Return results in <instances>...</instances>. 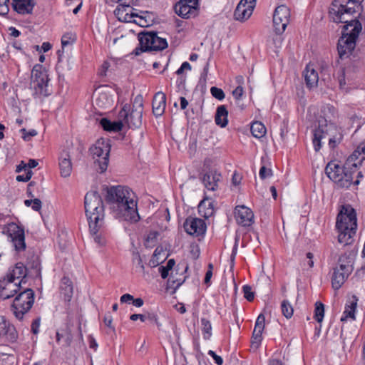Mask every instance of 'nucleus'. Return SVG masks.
<instances>
[{
  "mask_svg": "<svg viewBox=\"0 0 365 365\" xmlns=\"http://www.w3.org/2000/svg\"><path fill=\"white\" fill-rule=\"evenodd\" d=\"M360 4L356 0H334L329 9V17L335 23L344 24L342 35L338 40L337 50L340 58H346L354 51L356 39L362 29L357 19Z\"/></svg>",
  "mask_w": 365,
  "mask_h": 365,
  "instance_id": "nucleus-1",
  "label": "nucleus"
},
{
  "mask_svg": "<svg viewBox=\"0 0 365 365\" xmlns=\"http://www.w3.org/2000/svg\"><path fill=\"white\" fill-rule=\"evenodd\" d=\"M101 192L106 203L116 217L133 222L140 220L137 202L130 198V190L128 187L103 185Z\"/></svg>",
  "mask_w": 365,
  "mask_h": 365,
  "instance_id": "nucleus-2",
  "label": "nucleus"
},
{
  "mask_svg": "<svg viewBox=\"0 0 365 365\" xmlns=\"http://www.w3.org/2000/svg\"><path fill=\"white\" fill-rule=\"evenodd\" d=\"M85 212L89 230L93 233L101 230L105 223V210L102 197L96 190L88 192L84 198Z\"/></svg>",
  "mask_w": 365,
  "mask_h": 365,
  "instance_id": "nucleus-3",
  "label": "nucleus"
},
{
  "mask_svg": "<svg viewBox=\"0 0 365 365\" xmlns=\"http://www.w3.org/2000/svg\"><path fill=\"white\" fill-rule=\"evenodd\" d=\"M356 212L350 206H343L336 217V228L338 230V241L347 245L353 241V236L357 228Z\"/></svg>",
  "mask_w": 365,
  "mask_h": 365,
  "instance_id": "nucleus-4",
  "label": "nucleus"
},
{
  "mask_svg": "<svg viewBox=\"0 0 365 365\" xmlns=\"http://www.w3.org/2000/svg\"><path fill=\"white\" fill-rule=\"evenodd\" d=\"M328 138L329 146L334 149L343 140V130L334 123H327L326 120L319 121V126L314 130L313 145L315 151H319L322 147L321 140Z\"/></svg>",
  "mask_w": 365,
  "mask_h": 365,
  "instance_id": "nucleus-5",
  "label": "nucleus"
},
{
  "mask_svg": "<svg viewBox=\"0 0 365 365\" xmlns=\"http://www.w3.org/2000/svg\"><path fill=\"white\" fill-rule=\"evenodd\" d=\"M356 171L353 166L346 168V161L343 167L334 161H331L325 168L327 177L341 188H348L352 185L353 174Z\"/></svg>",
  "mask_w": 365,
  "mask_h": 365,
  "instance_id": "nucleus-6",
  "label": "nucleus"
},
{
  "mask_svg": "<svg viewBox=\"0 0 365 365\" xmlns=\"http://www.w3.org/2000/svg\"><path fill=\"white\" fill-rule=\"evenodd\" d=\"M138 38L139 46L132 52L135 56H139L143 52L163 51L168 47L166 39L159 37L155 31H141L138 34Z\"/></svg>",
  "mask_w": 365,
  "mask_h": 365,
  "instance_id": "nucleus-7",
  "label": "nucleus"
},
{
  "mask_svg": "<svg viewBox=\"0 0 365 365\" xmlns=\"http://www.w3.org/2000/svg\"><path fill=\"white\" fill-rule=\"evenodd\" d=\"M143 112V97L137 96L133 101V108L125 103L118 113V118L122 119L123 124H126L130 128H137L142 125Z\"/></svg>",
  "mask_w": 365,
  "mask_h": 365,
  "instance_id": "nucleus-8",
  "label": "nucleus"
},
{
  "mask_svg": "<svg viewBox=\"0 0 365 365\" xmlns=\"http://www.w3.org/2000/svg\"><path fill=\"white\" fill-rule=\"evenodd\" d=\"M110 151V145L108 140L104 139L98 140L90 148L94 160V168L98 173H103L107 170Z\"/></svg>",
  "mask_w": 365,
  "mask_h": 365,
  "instance_id": "nucleus-9",
  "label": "nucleus"
},
{
  "mask_svg": "<svg viewBox=\"0 0 365 365\" xmlns=\"http://www.w3.org/2000/svg\"><path fill=\"white\" fill-rule=\"evenodd\" d=\"M34 303V292L30 288L21 291L14 299L11 310L16 319L22 320Z\"/></svg>",
  "mask_w": 365,
  "mask_h": 365,
  "instance_id": "nucleus-10",
  "label": "nucleus"
},
{
  "mask_svg": "<svg viewBox=\"0 0 365 365\" xmlns=\"http://www.w3.org/2000/svg\"><path fill=\"white\" fill-rule=\"evenodd\" d=\"M353 271V262L351 257L342 255L339 258L337 266L334 269L331 278L332 287L337 290L344 283Z\"/></svg>",
  "mask_w": 365,
  "mask_h": 365,
  "instance_id": "nucleus-11",
  "label": "nucleus"
},
{
  "mask_svg": "<svg viewBox=\"0 0 365 365\" xmlns=\"http://www.w3.org/2000/svg\"><path fill=\"white\" fill-rule=\"evenodd\" d=\"M6 232L13 243L14 250L19 252L26 250L24 228L14 222L9 223L4 228L3 232Z\"/></svg>",
  "mask_w": 365,
  "mask_h": 365,
  "instance_id": "nucleus-12",
  "label": "nucleus"
},
{
  "mask_svg": "<svg viewBox=\"0 0 365 365\" xmlns=\"http://www.w3.org/2000/svg\"><path fill=\"white\" fill-rule=\"evenodd\" d=\"M210 160H205L202 170V182L205 187L214 191L217 188V183L221 180V174L210 167Z\"/></svg>",
  "mask_w": 365,
  "mask_h": 365,
  "instance_id": "nucleus-13",
  "label": "nucleus"
},
{
  "mask_svg": "<svg viewBox=\"0 0 365 365\" xmlns=\"http://www.w3.org/2000/svg\"><path fill=\"white\" fill-rule=\"evenodd\" d=\"M290 10L284 6H277L273 14V26L277 34H282L289 22Z\"/></svg>",
  "mask_w": 365,
  "mask_h": 365,
  "instance_id": "nucleus-14",
  "label": "nucleus"
},
{
  "mask_svg": "<svg viewBox=\"0 0 365 365\" xmlns=\"http://www.w3.org/2000/svg\"><path fill=\"white\" fill-rule=\"evenodd\" d=\"M22 281L18 283L13 282L6 277L0 279V298L7 299L13 297L18 292L21 291Z\"/></svg>",
  "mask_w": 365,
  "mask_h": 365,
  "instance_id": "nucleus-15",
  "label": "nucleus"
},
{
  "mask_svg": "<svg viewBox=\"0 0 365 365\" xmlns=\"http://www.w3.org/2000/svg\"><path fill=\"white\" fill-rule=\"evenodd\" d=\"M185 231L190 235L195 236L203 235L206 231V224L200 218L189 216L183 223Z\"/></svg>",
  "mask_w": 365,
  "mask_h": 365,
  "instance_id": "nucleus-16",
  "label": "nucleus"
},
{
  "mask_svg": "<svg viewBox=\"0 0 365 365\" xmlns=\"http://www.w3.org/2000/svg\"><path fill=\"white\" fill-rule=\"evenodd\" d=\"M234 217L243 227H250L254 223V214L252 210L245 205H237L234 210Z\"/></svg>",
  "mask_w": 365,
  "mask_h": 365,
  "instance_id": "nucleus-17",
  "label": "nucleus"
},
{
  "mask_svg": "<svg viewBox=\"0 0 365 365\" xmlns=\"http://www.w3.org/2000/svg\"><path fill=\"white\" fill-rule=\"evenodd\" d=\"M18 336L15 327L3 316H0V339L5 341L14 342Z\"/></svg>",
  "mask_w": 365,
  "mask_h": 365,
  "instance_id": "nucleus-18",
  "label": "nucleus"
},
{
  "mask_svg": "<svg viewBox=\"0 0 365 365\" xmlns=\"http://www.w3.org/2000/svg\"><path fill=\"white\" fill-rule=\"evenodd\" d=\"M199 8L178 1L174 6L175 12L182 19L195 18L199 14Z\"/></svg>",
  "mask_w": 365,
  "mask_h": 365,
  "instance_id": "nucleus-19",
  "label": "nucleus"
},
{
  "mask_svg": "<svg viewBox=\"0 0 365 365\" xmlns=\"http://www.w3.org/2000/svg\"><path fill=\"white\" fill-rule=\"evenodd\" d=\"M264 324L265 317L263 314H260L257 318L252 336L251 346L254 349H257L261 344Z\"/></svg>",
  "mask_w": 365,
  "mask_h": 365,
  "instance_id": "nucleus-20",
  "label": "nucleus"
},
{
  "mask_svg": "<svg viewBox=\"0 0 365 365\" xmlns=\"http://www.w3.org/2000/svg\"><path fill=\"white\" fill-rule=\"evenodd\" d=\"M365 160V141L360 143L356 149L346 160V168L353 166L354 170L359 165H361L362 161Z\"/></svg>",
  "mask_w": 365,
  "mask_h": 365,
  "instance_id": "nucleus-21",
  "label": "nucleus"
},
{
  "mask_svg": "<svg viewBox=\"0 0 365 365\" xmlns=\"http://www.w3.org/2000/svg\"><path fill=\"white\" fill-rule=\"evenodd\" d=\"M36 2L35 0H12L11 6L21 15L31 14Z\"/></svg>",
  "mask_w": 365,
  "mask_h": 365,
  "instance_id": "nucleus-22",
  "label": "nucleus"
},
{
  "mask_svg": "<svg viewBox=\"0 0 365 365\" xmlns=\"http://www.w3.org/2000/svg\"><path fill=\"white\" fill-rule=\"evenodd\" d=\"M28 274L27 267L22 263L18 262L12 269H9L8 273L4 277L14 282L16 279H21L22 283H25V278Z\"/></svg>",
  "mask_w": 365,
  "mask_h": 365,
  "instance_id": "nucleus-23",
  "label": "nucleus"
},
{
  "mask_svg": "<svg viewBox=\"0 0 365 365\" xmlns=\"http://www.w3.org/2000/svg\"><path fill=\"white\" fill-rule=\"evenodd\" d=\"M166 107V96L163 92H158L155 94L153 102L152 108L153 113L155 117L161 116Z\"/></svg>",
  "mask_w": 365,
  "mask_h": 365,
  "instance_id": "nucleus-24",
  "label": "nucleus"
},
{
  "mask_svg": "<svg viewBox=\"0 0 365 365\" xmlns=\"http://www.w3.org/2000/svg\"><path fill=\"white\" fill-rule=\"evenodd\" d=\"M59 168L61 175L63 178L70 176L72 171L71 155L66 150H63L59 158Z\"/></svg>",
  "mask_w": 365,
  "mask_h": 365,
  "instance_id": "nucleus-25",
  "label": "nucleus"
},
{
  "mask_svg": "<svg viewBox=\"0 0 365 365\" xmlns=\"http://www.w3.org/2000/svg\"><path fill=\"white\" fill-rule=\"evenodd\" d=\"M48 76H47V78H41L38 79V81L31 82V86L34 89V96L35 97H46L50 95L48 91Z\"/></svg>",
  "mask_w": 365,
  "mask_h": 365,
  "instance_id": "nucleus-26",
  "label": "nucleus"
},
{
  "mask_svg": "<svg viewBox=\"0 0 365 365\" xmlns=\"http://www.w3.org/2000/svg\"><path fill=\"white\" fill-rule=\"evenodd\" d=\"M304 81L309 88L316 87L319 81L317 71L311 65H307L303 72Z\"/></svg>",
  "mask_w": 365,
  "mask_h": 365,
  "instance_id": "nucleus-27",
  "label": "nucleus"
},
{
  "mask_svg": "<svg viewBox=\"0 0 365 365\" xmlns=\"http://www.w3.org/2000/svg\"><path fill=\"white\" fill-rule=\"evenodd\" d=\"M253 10L249 9L242 2H239L234 12V19L243 22L252 15Z\"/></svg>",
  "mask_w": 365,
  "mask_h": 365,
  "instance_id": "nucleus-28",
  "label": "nucleus"
},
{
  "mask_svg": "<svg viewBox=\"0 0 365 365\" xmlns=\"http://www.w3.org/2000/svg\"><path fill=\"white\" fill-rule=\"evenodd\" d=\"M100 124L104 130L108 132H119L123 127L122 119L118 118L117 121H111L106 118L100 120Z\"/></svg>",
  "mask_w": 365,
  "mask_h": 365,
  "instance_id": "nucleus-29",
  "label": "nucleus"
},
{
  "mask_svg": "<svg viewBox=\"0 0 365 365\" xmlns=\"http://www.w3.org/2000/svg\"><path fill=\"white\" fill-rule=\"evenodd\" d=\"M357 298L355 296H353L351 299L347 302L343 315L341 318V321H346L348 318L355 319V310L357 305Z\"/></svg>",
  "mask_w": 365,
  "mask_h": 365,
  "instance_id": "nucleus-30",
  "label": "nucleus"
},
{
  "mask_svg": "<svg viewBox=\"0 0 365 365\" xmlns=\"http://www.w3.org/2000/svg\"><path fill=\"white\" fill-rule=\"evenodd\" d=\"M61 294L63 296L66 302H70L73 296V285L71 279L63 277L61 282Z\"/></svg>",
  "mask_w": 365,
  "mask_h": 365,
  "instance_id": "nucleus-31",
  "label": "nucleus"
},
{
  "mask_svg": "<svg viewBox=\"0 0 365 365\" xmlns=\"http://www.w3.org/2000/svg\"><path fill=\"white\" fill-rule=\"evenodd\" d=\"M228 111L227 110L226 106L222 105L217 107L215 115V122L221 128H225L228 123Z\"/></svg>",
  "mask_w": 365,
  "mask_h": 365,
  "instance_id": "nucleus-32",
  "label": "nucleus"
},
{
  "mask_svg": "<svg viewBox=\"0 0 365 365\" xmlns=\"http://www.w3.org/2000/svg\"><path fill=\"white\" fill-rule=\"evenodd\" d=\"M28 272L35 278H41V262L38 256H34L32 259L28 262L27 266Z\"/></svg>",
  "mask_w": 365,
  "mask_h": 365,
  "instance_id": "nucleus-33",
  "label": "nucleus"
},
{
  "mask_svg": "<svg viewBox=\"0 0 365 365\" xmlns=\"http://www.w3.org/2000/svg\"><path fill=\"white\" fill-rule=\"evenodd\" d=\"M334 76L339 83L340 89L347 91V88L345 87L346 80L349 81L347 71L344 68L340 67L334 73Z\"/></svg>",
  "mask_w": 365,
  "mask_h": 365,
  "instance_id": "nucleus-34",
  "label": "nucleus"
},
{
  "mask_svg": "<svg viewBox=\"0 0 365 365\" xmlns=\"http://www.w3.org/2000/svg\"><path fill=\"white\" fill-rule=\"evenodd\" d=\"M242 179V174L237 171H235L232 175L231 186L230 187V189L232 191H235L238 193H241Z\"/></svg>",
  "mask_w": 365,
  "mask_h": 365,
  "instance_id": "nucleus-35",
  "label": "nucleus"
},
{
  "mask_svg": "<svg viewBox=\"0 0 365 365\" xmlns=\"http://www.w3.org/2000/svg\"><path fill=\"white\" fill-rule=\"evenodd\" d=\"M48 74L46 69L41 64H36L31 71V81H38L41 78H47Z\"/></svg>",
  "mask_w": 365,
  "mask_h": 365,
  "instance_id": "nucleus-36",
  "label": "nucleus"
},
{
  "mask_svg": "<svg viewBox=\"0 0 365 365\" xmlns=\"http://www.w3.org/2000/svg\"><path fill=\"white\" fill-rule=\"evenodd\" d=\"M250 130L252 135L257 138L263 137L266 133L265 126L259 121H255L252 123L251 125Z\"/></svg>",
  "mask_w": 365,
  "mask_h": 365,
  "instance_id": "nucleus-37",
  "label": "nucleus"
},
{
  "mask_svg": "<svg viewBox=\"0 0 365 365\" xmlns=\"http://www.w3.org/2000/svg\"><path fill=\"white\" fill-rule=\"evenodd\" d=\"M91 234L93 236V240L96 243H97L99 246H103L106 244V225L103 224V228L101 230L96 232V233H93L90 230Z\"/></svg>",
  "mask_w": 365,
  "mask_h": 365,
  "instance_id": "nucleus-38",
  "label": "nucleus"
},
{
  "mask_svg": "<svg viewBox=\"0 0 365 365\" xmlns=\"http://www.w3.org/2000/svg\"><path fill=\"white\" fill-rule=\"evenodd\" d=\"M200 322L203 338L205 340H209L212 336L211 323L208 319L205 318H202Z\"/></svg>",
  "mask_w": 365,
  "mask_h": 365,
  "instance_id": "nucleus-39",
  "label": "nucleus"
},
{
  "mask_svg": "<svg viewBox=\"0 0 365 365\" xmlns=\"http://www.w3.org/2000/svg\"><path fill=\"white\" fill-rule=\"evenodd\" d=\"M112 1L115 3L119 4L118 7L116 8V10L118 11H126V8H130L131 6H136L138 5V3L139 0H111Z\"/></svg>",
  "mask_w": 365,
  "mask_h": 365,
  "instance_id": "nucleus-40",
  "label": "nucleus"
},
{
  "mask_svg": "<svg viewBox=\"0 0 365 365\" xmlns=\"http://www.w3.org/2000/svg\"><path fill=\"white\" fill-rule=\"evenodd\" d=\"M281 309L282 314L287 318L290 319L294 313V309L290 302L284 299L282 302Z\"/></svg>",
  "mask_w": 365,
  "mask_h": 365,
  "instance_id": "nucleus-41",
  "label": "nucleus"
},
{
  "mask_svg": "<svg viewBox=\"0 0 365 365\" xmlns=\"http://www.w3.org/2000/svg\"><path fill=\"white\" fill-rule=\"evenodd\" d=\"M324 316V305L320 302H317L315 303L314 318L315 319V320L317 322L320 323L323 321Z\"/></svg>",
  "mask_w": 365,
  "mask_h": 365,
  "instance_id": "nucleus-42",
  "label": "nucleus"
},
{
  "mask_svg": "<svg viewBox=\"0 0 365 365\" xmlns=\"http://www.w3.org/2000/svg\"><path fill=\"white\" fill-rule=\"evenodd\" d=\"M159 235L158 232L157 231H150L146 237L145 239V245L147 247H151L153 245V243L157 240V238Z\"/></svg>",
  "mask_w": 365,
  "mask_h": 365,
  "instance_id": "nucleus-43",
  "label": "nucleus"
},
{
  "mask_svg": "<svg viewBox=\"0 0 365 365\" xmlns=\"http://www.w3.org/2000/svg\"><path fill=\"white\" fill-rule=\"evenodd\" d=\"M210 93L215 98L220 100V101L224 99L225 97V94L224 91L221 88H219L215 86L211 87Z\"/></svg>",
  "mask_w": 365,
  "mask_h": 365,
  "instance_id": "nucleus-44",
  "label": "nucleus"
},
{
  "mask_svg": "<svg viewBox=\"0 0 365 365\" xmlns=\"http://www.w3.org/2000/svg\"><path fill=\"white\" fill-rule=\"evenodd\" d=\"M244 292V297L249 302H252L255 298V293L252 291V287L250 285H244L242 287Z\"/></svg>",
  "mask_w": 365,
  "mask_h": 365,
  "instance_id": "nucleus-45",
  "label": "nucleus"
},
{
  "mask_svg": "<svg viewBox=\"0 0 365 365\" xmlns=\"http://www.w3.org/2000/svg\"><path fill=\"white\" fill-rule=\"evenodd\" d=\"M10 0H0V15L6 16L9 12V3Z\"/></svg>",
  "mask_w": 365,
  "mask_h": 365,
  "instance_id": "nucleus-46",
  "label": "nucleus"
},
{
  "mask_svg": "<svg viewBox=\"0 0 365 365\" xmlns=\"http://www.w3.org/2000/svg\"><path fill=\"white\" fill-rule=\"evenodd\" d=\"M20 131L23 134V138L25 140H29L31 137L36 136L37 135V131L34 129H31L29 131H27L26 128H22Z\"/></svg>",
  "mask_w": 365,
  "mask_h": 365,
  "instance_id": "nucleus-47",
  "label": "nucleus"
},
{
  "mask_svg": "<svg viewBox=\"0 0 365 365\" xmlns=\"http://www.w3.org/2000/svg\"><path fill=\"white\" fill-rule=\"evenodd\" d=\"M41 324V317H38L33 320L31 325V332L34 334H37L39 332V327Z\"/></svg>",
  "mask_w": 365,
  "mask_h": 365,
  "instance_id": "nucleus-48",
  "label": "nucleus"
},
{
  "mask_svg": "<svg viewBox=\"0 0 365 365\" xmlns=\"http://www.w3.org/2000/svg\"><path fill=\"white\" fill-rule=\"evenodd\" d=\"M13 359V356L2 354H0V365H11L12 363L10 362V361Z\"/></svg>",
  "mask_w": 365,
  "mask_h": 365,
  "instance_id": "nucleus-49",
  "label": "nucleus"
},
{
  "mask_svg": "<svg viewBox=\"0 0 365 365\" xmlns=\"http://www.w3.org/2000/svg\"><path fill=\"white\" fill-rule=\"evenodd\" d=\"M272 171L271 169L267 168L265 166L261 167L259 173V175L261 179L264 180L267 177L272 175Z\"/></svg>",
  "mask_w": 365,
  "mask_h": 365,
  "instance_id": "nucleus-50",
  "label": "nucleus"
},
{
  "mask_svg": "<svg viewBox=\"0 0 365 365\" xmlns=\"http://www.w3.org/2000/svg\"><path fill=\"white\" fill-rule=\"evenodd\" d=\"M133 262H137L138 265L140 267L141 270L144 272L145 270V266L143 263L142 258L139 254L138 252L133 253Z\"/></svg>",
  "mask_w": 365,
  "mask_h": 365,
  "instance_id": "nucleus-51",
  "label": "nucleus"
},
{
  "mask_svg": "<svg viewBox=\"0 0 365 365\" xmlns=\"http://www.w3.org/2000/svg\"><path fill=\"white\" fill-rule=\"evenodd\" d=\"M244 93L243 88L241 85H239L236 87V88L232 92L233 97L238 100L240 99Z\"/></svg>",
  "mask_w": 365,
  "mask_h": 365,
  "instance_id": "nucleus-52",
  "label": "nucleus"
},
{
  "mask_svg": "<svg viewBox=\"0 0 365 365\" xmlns=\"http://www.w3.org/2000/svg\"><path fill=\"white\" fill-rule=\"evenodd\" d=\"M71 41H74V38L72 37V34H66L63 35V36L61 38L62 47L69 45L71 43Z\"/></svg>",
  "mask_w": 365,
  "mask_h": 365,
  "instance_id": "nucleus-53",
  "label": "nucleus"
},
{
  "mask_svg": "<svg viewBox=\"0 0 365 365\" xmlns=\"http://www.w3.org/2000/svg\"><path fill=\"white\" fill-rule=\"evenodd\" d=\"M36 185V182L35 181H31L27 186L26 189V195L30 198H34L35 195L34 194V187Z\"/></svg>",
  "mask_w": 365,
  "mask_h": 365,
  "instance_id": "nucleus-54",
  "label": "nucleus"
},
{
  "mask_svg": "<svg viewBox=\"0 0 365 365\" xmlns=\"http://www.w3.org/2000/svg\"><path fill=\"white\" fill-rule=\"evenodd\" d=\"M41 205H42L41 201L38 198H35V197H34V201L31 205V208L34 211H39L41 209Z\"/></svg>",
  "mask_w": 365,
  "mask_h": 365,
  "instance_id": "nucleus-55",
  "label": "nucleus"
},
{
  "mask_svg": "<svg viewBox=\"0 0 365 365\" xmlns=\"http://www.w3.org/2000/svg\"><path fill=\"white\" fill-rule=\"evenodd\" d=\"M130 319L132 321H136L140 319L142 322L146 320V314H133L130 316Z\"/></svg>",
  "mask_w": 365,
  "mask_h": 365,
  "instance_id": "nucleus-56",
  "label": "nucleus"
},
{
  "mask_svg": "<svg viewBox=\"0 0 365 365\" xmlns=\"http://www.w3.org/2000/svg\"><path fill=\"white\" fill-rule=\"evenodd\" d=\"M183 282H184V280L180 281L178 279H176V280L174 279L173 274H171V275L168 281V284H170L171 286H175V288H178L183 283Z\"/></svg>",
  "mask_w": 365,
  "mask_h": 365,
  "instance_id": "nucleus-57",
  "label": "nucleus"
},
{
  "mask_svg": "<svg viewBox=\"0 0 365 365\" xmlns=\"http://www.w3.org/2000/svg\"><path fill=\"white\" fill-rule=\"evenodd\" d=\"M237 242H235V244L232 248V255H231V257H230V269H232V267H234V259H235V257L237 254Z\"/></svg>",
  "mask_w": 365,
  "mask_h": 365,
  "instance_id": "nucleus-58",
  "label": "nucleus"
},
{
  "mask_svg": "<svg viewBox=\"0 0 365 365\" xmlns=\"http://www.w3.org/2000/svg\"><path fill=\"white\" fill-rule=\"evenodd\" d=\"M158 271L160 273V276L163 279H166L169 275V269L165 266H160L158 268Z\"/></svg>",
  "mask_w": 365,
  "mask_h": 365,
  "instance_id": "nucleus-59",
  "label": "nucleus"
},
{
  "mask_svg": "<svg viewBox=\"0 0 365 365\" xmlns=\"http://www.w3.org/2000/svg\"><path fill=\"white\" fill-rule=\"evenodd\" d=\"M208 69H209V63L207 62L205 66L203 68V71L201 73L200 78V81H204V82L206 81V78H207V76L208 73Z\"/></svg>",
  "mask_w": 365,
  "mask_h": 365,
  "instance_id": "nucleus-60",
  "label": "nucleus"
},
{
  "mask_svg": "<svg viewBox=\"0 0 365 365\" xmlns=\"http://www.w3.org/2000/svg\"><path fill=\"white\" fill-rule=\"evenodd\" d=\"M133 300V296L130 294H125L120 297V301L121 303H128Z\"/></svg>",
  "mask_w": 365,
  "mask_h": 365,
  "instance_id": "nucleus-61",
  "label": "nucleus"
},
{
  "mask_svg": "<svg viewBox=\"0 0 365 365\" xmlns=\"http://www.w3.org/2000/svg\"><path fill=\"white\" fill-rule=\"evenodd\" d=\"M103 322L106 326L112 329V330L115 331V328L112 326L113 319L111 316H106L103 319Z\"/></svg>",
  "mask_w": 365,
  "mask_h": 365,
  "instance_id": "nucleus-62",
  "label": "nucleus"
},
{
  "mask_svg": "<svg viewBox=\"0 0 365 365\" xmlns=\"http://www.w3.org/2000/svg\"><path fill=\"white\" fill-rule=\"evenodd\" d=\"M108 67L109 63L108 62H104L102 64L100 71H98V75L101 76H105Z\"/></svg>",
  "mask_w": 365,
  "mask_h": 365,
  "instance_id": "nucleus-63",
  "label": "nucleus"
},
{
  "mask_svg": "<svg viewBox=\"0 0 365 365\" xmlns=\"http://www.w3.org/2000/svg\"><path fill=\"white\" fill-rule=\"evenodd\" d=\"M157 319H158V315L153 312H147L146 313V319L150 321L151 322H157Z\"/></svg>",
  "mask_w": 365,
  "mask_h": 365,
  "instance_id": "nucleus-64",
  "label": "nucleus"
}]
</instances>
